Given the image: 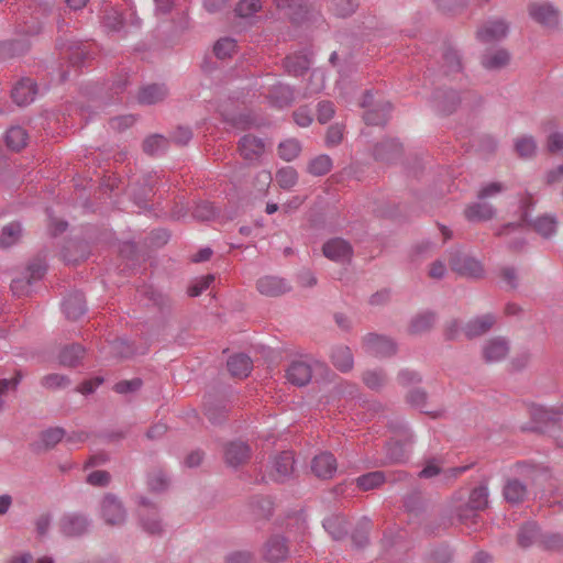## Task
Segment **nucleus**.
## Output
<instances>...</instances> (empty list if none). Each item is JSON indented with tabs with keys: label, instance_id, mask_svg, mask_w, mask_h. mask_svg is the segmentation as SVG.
<instances>
[{
	"label": "nucleus",
	"instance_id": "56",
	"mask_svg": "<svg viewBox=\"0 0 563 563\" xmlns=\"http://www.w3.org/2000/svg\"><path fill=\"white\" fill-rule=\"evenodd\" d=\"M23 375L20 371H16L14 376L10 379L2 378L0 379V410L4 407L3 396L8 394L9 390H15L21 383Z\"/></svg>",
	"mask_w": 563,
	"mask_h": 563
},
{
	"label": "nucleus",
	"instance_id": "58",
	"mask_svg": "<svg viewBox=\"0 0 563 563\" xmlns=\"http://www.w3.org/2000/svg\"><path fill=\"white\" fill-rule=\"evenodd\" d=\"M357 0H333L332 10L335 15L345 18L355 12Z\"/></svg>",
	"mask_w": 563,
	"mask_h": 563
},
{
	"label": "nucleus",
	"instance_id": "61",
	"mask_svg": "<svg viewBox=\"0 0 563 563\" xmlns=\"http://www.w3.org/2000/svg\"><path fill=\"white\" fill-rule=\"evenodd\" d=\"M192 216L198 220L209 221L216 216L214 207L208 201L199 202L196 205Z\"/></svg>",
	"mask_w": 563,
	"mask_h": 563
},
{
	"label": "nucleus",
	"instance_id": "47",
	"mask_svg": "<svg viewBox=\"0 0 563 563\" xmlns=\"http://www.w3.org/2000/svg\"><path fill=\"white\" fill-rule=\"evenodd\" d=\"M532 228L542 236L549 238L556 231V220L554 217H539L532 222Z\"/></svg>",
	"mask_w": 563,
	"mask_h": 563
},
{
	"label": "nucleus",
	"instance_id": "54",
	"mask_svg": "<svg viewBox=\"0 0 563 563\" xmlns=\"http://www.w3.org/2000/svg\"><path fill=\"white\" fill-rule=\"evenodd\" d=\"M251 507L255 516L267 518L273 514V503L267 497H256L251 501Z\"/></svg>",
	"mask_w": 563,
	"mask_h": 563
},
{
	"label": "nucleus",
	"instance_id": "40",
	"mask_svg": "<svg viewBox=\"0 0 563 563\" xmlns=\"http://www.w3.org/2000/svg\"><path fill=\"white\" fill-rule=\"evenodd\" d=\"M363 383L372 390H380L387 383V374L382 368L367 369L362 375Z\"/></svg>",
	"mask_w": 563,
	"mask_h": 563
},
{
	"label": "nucleus",
	"instance_id": "6",
	"mask_svg": "<svg viewBox=\"0 0 563 563\" xmlns=\"http://www.w3.org/2000/svg\"><path fill=\"white\" fill-rule=\"evenodd\" d=\"M100 515L109 526H121L126 520V510L114 494L108 493L100 501Z\"/></svg>",
	"mask_w": 563,
	"mask_h": 563
},
{
	"label": "nucleus",
	"instance_id": "35",
	"mask_svg": "<svg viewBox=\"0 0 563 563\" xmlns=\"http://www.w3.org/2000/svg\"><path fill=\"white\" fill-rule=\"evenodd\" d=\"M22 236V225L20 222H10L4 225L0 232V247L9 249L16 244Z\"/></svg>",
	"mask_w": 563,
	"mask_h": 563
},
{
	"label": "nucleus",
	"instance_id": "2",
	"mask_svg": "<svg viewBox=\"0 0 563 563\" xmlns=\"http://www.w3.org/2000/svg\"><path fill=\"white\" fill-rule=\"evenodd\" d=\"M489 492L486 484L474 487L466 501H463L461 492L454 494L451 499L452 512L459 522L467 527L475 525L479 518L478 512L488 507Z\"/></svg>",
	"mask_w": 563,
	"mask_h": 563
},
{
	"label": "nucleus",
	"instance_id": "19",
	"mask_svg": "<svg viewBox=\"0 0 563 563\" xmlns=\"http://www.w3.org/2000/svg\"><path fill=\"white\" fill-rule=\"evenodd\" d=\"M336 460L332 453L323 452L316 455L311 462L313 474L323 479L331 478L336 472Z\"/></svg>",
	"mask_w": 563,
	"mask_h": 563
},
{
	"label": "nucleus",
	"instance_id": "9",
	"mask_svg": "<svg viewBox=\"0 0 563 563\" xmlns=\"http://www.w3.org/2000/svg\"><path fill=\"white\" fill-rule=\"evenodd\" d=\"M509 31V25L504 19H490L483 23L476 31V38L484 43H494L504 40Z\"/></svg>",
	"mask_w": 563,
	"mask_h": 563
},
{
	"label": "nucleus",
	"instance_id": "31",
	"mask_svg": "<svg viewBox=\"0 0 563 563\" xmlns=\"http://www.w3.org/2000/svg\"><path fill=\"white\" fill-rule=\"evenodd\" d=\"M228 369L234 377H247L252 371V360L246 354H235L228 360Z\"/></svg>",
	"mask_w": 563,
	"mask_h": 563
},
{
	"label": "nucleus",
	"instance_id": "32",
	"mask_svg": "<svg viewBox=\"0 0 563 563\" xmlns=\"http://www.w3.org/2000/svg\"><path fill=\"white\" fill-rule=\"evenodd\" d=\"M311 60L307 54L289 55L284 60L286 71L292 76H300L309 69Z\"/></svg>",
	"mask_w": 563,
	"mask_h": 563
},
{
	"label": "nucleus",
	"instance_id": "10",
	"mask_svg": "<svg viewBox=\"0 0 563 563\" xmlns=\"http://www.w3.org/2000/svg\"><path fill=\"white\" fill-rule=\"evenodd\" d=\"M139 517L143 530L147 533L158 536L163 532L156 506L144 497L140 499Z\"/></svg>",
	"mask_w": 563,
	"mask_h": 563
},
{
	"label": "nucleus",
	"instance_id": "34",
	"mask_svg": "<svg viewBox=\"0 0 563 563\" xmlns=\"http://www.w3.org/2000/svg\"><path fill=\"white\" fill-rule=\"evenodd\" d=\"M323 527L334 540H341L347 533L346 520L341 515H331L325 518Z\"/></svg>",
	"mask_w": 563,
	"mask_h": 563
},
{
	"label": "nucleus",
	"instance_id": "48",
	"mask_svg": "<svg viewBox=\"0 0 563 563\" xmlns=\"http://www.w3.org/2000/svg\"><path fill=\"white\" fill-rule=\"evenodd\" d=\"M167 145H168L167 139H165L163 135L156 134V135L148 136L143 142V150L145 153H147L150 155H158L167 148Z\"/></svg>",
	"mask_w": 563,
	"mask_h": 563
},
{
	"label": "nucleus",
	"instance_id": "57",
	"mask_svg": "<svg viewBox=\"0 0 563 563\" xmlns=\"http://www.w3.org/2000/svg\"><path fill=\"white\" fill-rule=\"evenodd\" d=\"M236 44L235 41L229 37H224L219 40L214 46L213 52L216 56L220 59H225L232 55V53L235 51Z\"/></svg>",
	"mask_w": 563,
	"mask_h": 563
},
{
	"label": "nucleus",
	"instance_id": "38",
	"mask_svg": "<svg viewBox=\"0 0 563 563\" xmlns=\"http://www.w3.org/2000/svg\"><path fill=\"white\" fill-rule=\"evenodd\" d=\"M30 47L27 40L14 38L0 44V59L23 54Z\"/></svg>",
	"mask_w": 563,
	"mask_h": 563
},
{
	"label": "nucleus",
	"instance_id": "8",
	"mask_svg": "<svg viewBox=\"0 0 563 563\" xmlns=\"http://www.w3.org/2000/svg\"><path fill=\"white\" fill-rule=\"evenodd\" d=\"M451 268L461 276L481 278L484 275L482 263L473 256L455 252L450 255Z\"/></svg>",
	"mask_w": 563,
	"mask_h": 563
},
{
	"label": "nucleus",
	"instance_id": "12",
	"mask_svg": "<svg viewBox=\"0 0 563 563\" xmlns=\"http://www.w3.org/2000/svg\"><path fill=\"white\" fill-rule=\"evenodd\" d=\"M289 547L282 536L271 537L263 547V558L267 563H282L288 558Z\"/></svg>",
	"mask_w": 563,
	"mask_h": 563
},
{
	"label": "nucleus",
	"instance_id": "17",
	"mask_svg": "<svg viewBox=\"0 0 563 563\" xmlns=\"http://www.w3.org/2000/svg\"><path fill=\"white\" fill-rule=\"evenodd\" d=\"M257 290L268 297H276L290 290L289 284L277 276H264L256 283Z\"/></svg>",
	"mask_w": 563,
	"mask_h": 563
},
{
	"label": "nucleus",
	"instance_id": "30",
	"mask_svg": "<svg viewBox=\"0 0 563 563\" xmlns=\"http://www.w3.org/2000/svg\"><path fill=\"white\" fill-rule=\"evenodd\" d=\"M563 416V405L552 408L537 407L532 410V419L536 423L556 424Z\"/></svg>",
	"mask_w": 563,
	"mask_h": 563
},
{
	"label": "nucleus",
	"instance_id": "63",
	"mask_svg": "<svg viewBox=\"0 0 563 563\" xmlns=\"http://www.w3.org/2000/svg\"><path fill=\"white\" fill-rule=\"evenodd\" d=\"M505 189H506V186L503 183H499V181L489 183V184L484 185L479 189V191L477 194V198L479 200H485L487 198L497 196L498 194L503 192Z\"/></svg>",
	"mask_w": 563,
	"mask_h": 563
},
{
	"label": "nucleus",
	"instance_id": "21",
	"mask_svg": "<svg viewBox=\"0 0 563 563\" xmlns=\"http://www.w3.org/2000/svg\"><path fill=\"white\" fill-rule=\"evenodd\" d=\"M286 377L292 385L305 386L312 378V367L306 362L295 361L289 365Z\"/></svg>",
	"mask_w": 563,
	"mask_h": 563
},
{
	"label": "nucleus",
	"instance_id": "28",
	"mask_svg": "<svg viewBox=\"0 0 563 563\" xmlns=\"http://www.w3.org/2000/svg\"><path fill=\"white\" fill-rule=\"evenodd\" d=\"M62 54L69 60L70 65L74 67H80L85 64L86 59L89 57V52L86 45L71 42L67 46H62Z\"/></svg>",
	"mask_w": 563,
	"mask_h": 563
},
{
	"label": "nucleus",
	"instance_id": "45",
	"mask_svg": "<svg viewBox=\"0 0 563 563\" xmlns=\"http://www.w3.org/2000/svg\"><path fill=\"white\" fill-rule=\"evenodd\" d=\"M332 168V159L328 155H319L310 161L308 173L313 176H323Z\"/></svg>",
	"mask_w": 563,
	"mask_h": 563
},
{
	"label": "nucleus",
	"instance_id": "23",
	"mask_svg": "<svg viewBox=\"0 0 563 563\" xmlns=\"http://www.w3.org/2000/svg\"><path fill=\"white\" fill-rule=\"evenodd\" d=\"M64 312L70 320H77L85 314L87 307L82 292L74 291L68 295L63 303Z\"/></svg>",
	"mask_w": 563,
	"mask_h": 563
},
{
	"label": "nucleus",
	"instance_id": "55",
	"mask_svg": "<svg viewBox=\"0 0 563 563\" xmlns=\"http://www.w3.org/2000/svg\"><path fill=\"white\" fill-rule=\"evenodd\" d=\"M540 547L550 551H563V534L560 533H542Z\"/></svg>",
	"mask_w": 563,
	"mask_h": 563
},
{
	"label": "nucleus",
	"instance_id": "25",
	"mask_svg": "<svg viewBox=\"0 0 563 563\" xmlns=\"http://www.w3.org/2000/svg\"><path fill=\"white\" fill-rule=\"evenodd\" d=\"M464 214L468 221H488L495 217L496 210L490 203L479 200L467 206Z\"/></svg>",
	"mask_w": 563,
	"mask_h": 563
},
{
	"label": "nucleus",
	"instance_id": "4",
	"mask_svg": "<svg viewBox=\"0 0 563 563\" xmlns=\"http://www.w3.org/2000/svg\"><path fill=\"white\" fill-rule=\"evenodd\" d=\"M363 351L377 358L391 357L397 353L396 342L384 334L367 333L362 338Z\"/></svg>",
	"mask_w": 563,
	"mask_h": 563
},
{
	"label": "nucleus",
	"instance_id": "1",
	"mask_svg": "<svg viewBox=\"0 0 563 563\" xmlns=\"http://www.w3.org/2000/svg\"><path fill=\"white\" fill-rule=\"evenodd\" d=\"M515 476L506 481L503 494L505 499L512 504H521L528 496V486L534 485L539 477L544 475L540 466L519 462L514 466Z\"/></svg>",
	"mask_w": 563,
	"mask_h": 563
},
{
	"label": "nucleus",
	"instance_id": "44",
	"mask_svg": "<svg viewBox=\"0 0 563 563\" xmlns=\"http://www.w3.org/2000/svg\"><path fill=\"white\" fill-rule=\"evenodd\" d=\"M65 435L63 428H49L41 433L38 446L44 450L53 449Z\"/></svg>",
	"mask_w": 563,
	"mask_h": 563
},
{
	"label": "nucleus",
	"instance_id": "7",
	"mask_svg": "<svg viewBox=\"0 0 563 563\" xmlns=\"http://www.w3.org/2000/svg\"><path fill=\"white\" fill-rule=\"evenodd\" d=\"M530 18L548 29H556L560 23V11L551 2H532L528 7Z\"/></svg>",
	"mask_w": 563,
	"mask_h": 563
},
{
	"label": "nucleus",
	"instance_id": "52",
	"mask_svg": "<svg viewBox=\"0 0 563 563\" xmlns=\"http://www.w3.org/2000/svg\"><path fill=\"white\" fill-rule=\"evenodd\" d=\"M103 25L109 31L119 32L124 25V18L120 11L111 8L103 16Z\"/></svg>",
	"mask_w": 563,
	"mask_h": 563
},
{
	"label": "nucleus",
	"instance_id": "14",
	"mask_svg": "<svg viewBox=\"0 0 563 563\" xmlns=\"http://www.w3.org/2000/svg\"><path fill=\"white\" fill-rule=\"evenodd\" d=\"M295 459L290 451H284L277 455L272 465L271 476L275 482L284 483L294 473Z\"/></svg>",
	"mask_w": 563,
	"mask_h": 563
},
{
	"label": "nucleus",
	"instance_id": "41",
	"mask_svg": "<svg viewBox=\"0 0 563 563\" xmlns=\"http://www.w3.org/2000/svg\"><path fill=\"white\" fill-rule=\"evenodd\" d=\"M386 481L384 472L375 471L361 475L356 478V484L362 490H371L380 486Z\"/></svg>",
	"mask_w": 563,
	"mask_h": 563
},
{
	"label": "nucleus",
	"instance_id": "64",
	"mask_svg": "<svg viewBox=\"0 0 563 563\" xmlns=\"http://www.w3.org/2000/svg\"><path fill=\"white\" fill-rule=\"evenodd\" d=\"M46 264L42 260H35L30 263V265L26 268V276L32 280H38L41 279L45 272H46Z\"/></svg>",
	"mask_w": 563,
	"mask_h": 563
},
{
	"label": "nucleus",
	"instance_id": "43",
	"mask_svg": "<svg viewBox=\"0 0 563 563\" xmlns=\"http://www.w3.org/2000/svg\"><path fill=\"white\" fill-rule=\"evenodd\" d=\"M434 98L438 102L439 109L444 113H451L460 102V97L454 90H450L449 92L438 91L435 92Z\"/></svg>",
	"mask_w": 563,
	"mask_h": 563
},
{
	"label": "nucleus",
	"instance_id": "39",
	"mask_svg": "<svg viewBox=\"0 0 563 563\" xmlns=\"http://www.w3.org/2000/svg\"><path fill=\"white\" fill-rule=\"evenodd\" d=\"M435 323V314L432 312H423L412 318L409 331L412 334H421L429 331Z\"/></svg>",
	"mask_w": 563,
	"mask_h": 563
},
{
	"label": "nucleus",
	"instance_id": "16",
	"mask_svg": "<svg viewBox=\"0 0 563 563\" xmlns=\"http://www.w3.org/2000/svg\"><path fill=\"white\" fill-rule=\"evenodd\" d=\"M239 151L245 161L255 162L263 155L265 144L262 139L246 134L239 142Z\"/></svg>",
	"mask_w": 563,
	"mask_h": 563
},
{
	"label": "nucleus",
	"instance_id": "49",
	"mask_svg": "<svg viewBox=\"0 0 563 563\" xmlns=\"http://www.w3.org/2000/svg\"><path fill=\"white\" fill-rule=\"evenodd\" d=\"M372 522L368 518H363L356 526L352 533L353 543L362 548L368 543V532L371 530Z\"/></svg>",
	"mask_w": 563,
	"mask_h": 563
},
{
	"label": "nucleus",
	"instance_id": "11",
	"mask_svg": "<svg viewBox=\"0 0 563 563\" xmlns=\"http://www.w3.org/2000/svg\"><path fill=\"white\" fill-rule=\"evenodd\" d=\"M509 352L510 343L503 336L487 340L482 347L483 358L486 363L501 362L508 356Z\"/></svg>",
	"mask_w": 563,
	"mask_h": 563
},
{
	"label": "nucleus",
	"instance_id": "62",
	"mask_svg": "<svg viewBox=\"0 0 563 563\" xmlns=\"http://www.w3.org/2000/svg\"><path fill=\"white\" fill-rule=\"evenodd\" d=\"M86 482L95 487H107L111 482V475L107 471H93L87 475Z\"/></svg>",
	"mask_w": 563,
	"mask_h": 563
},
{
	"label": "nucleus",
	"instance_id": "37",
	"mask_svg": "<svg viewBox=\"0 0 563 563\" xmlns=\"http://www.w3.org/2000/svg\"><path fill=\"white\" fill-rule=\"evenodd\" d=\"M271 101L278 108L289 106L294 100V91L288 85H274L268 95Z\"/></svg>",
	"mask_w": 563,
	"mask_h": 563
},
{
	"label": "nucleus",
	"instance_id": "24",
	"mask_svg": "<svg viewBox=\"0 0 563 563\" xmlns=\"http://www.w3.org/2000/svg\"><path fill=\"white\" fill-rule=\"evenodd\" d=\"M510 62V53L506 48H497L483 54L481 64L487 70H498Z\"/></svg>",
	"mask_w": 563,
	"mask_h": 563
},
{
	"label": "nucleus",
	"instance_id": "18",
	"mask_svg": "<svg viewBox=\"0 0 563 563\" xmlns=\"http://www.w3.org/2000/svg\"><path fill=\"white\" fill-rule=\"evenodd\" d=\"M251 456V449L242 441L230 442L224 450L225 463L231 467H238L245 463Z\"/></svg>",
	"mask_w": 563,
	"mask_h": 563
},
{
	"label": "nucleus",
	"instance_id": "20",
	"mask_svg": "<svg viewBox=\"0 0 563 563\" xmlns=\"http://www.w3.org/2000/svg\"><path fill=\"white\" fill-rule=\"evenodd\" d=\"M36 95V84L30 78H23L11 90V97L18 106L31 103Z\"/></svg>",
	"mask_w": 563,
	"mask_h": 563
},
{
	"label": "nucleus",
	"instance_id": "5",
	"mask_svg": "<svg viewBox=\"0 0 563 563\" xmlns=\"http://www.w3.org/2000/svg\"><path fill=\"white\" fill-rule=\"evenodd\" d=\"M90 526L89 517L80 512H66L58 520V529L67 538L84 536L89 531Z\"/></svg>",
	"mask_w": 563,
	"mask_h": 563
},
{
	"label": "nucleus",
	"instance_id": "36",
	"mask_svg": "<svg viewBox=\"0 0 563 563\" xmlns=\"http://www.w3.org/2000/svg\"><path fill=\"white\" fill-rule=\"evenodd\" d=\"M85 355V347L78 343L65 346L59 353V362L64 366L75 367Z\"/></svg>",
	"mask_w": 563,
	"mask_h": 563
},
{
	"label": "nucleus",
	"instance_id": "3",
	"mask_svg": "<svg viewBox=\"0 0 563 563\" xmlns=\"http://www.w3.org/2000/svg\"><path fill=\"white\" fill-rule=\"evenodd\" d=\"M401 437V439H393L386 443L385 460L380 463L382 465L400 464L408 461L415 437L408 428L402 430Z\"/></svg>",
	"mask_w": 563,
	"mask_h": 563
},
{
	"label": "nucleus",
	"instance_id": "50",
	"mask_svg": "<svg viewBox=\"0 0 563 563\" xmlns=\"http://www.w3.org/2000/svg\"><path fill=\"white\" fill-rule=\"evenodd\" d=\"M300 151V143L295 139L286 140L278 146L279 157L286 162L295 159L299 155Z\"/></svg>",
	"mask_w": 563,
	"mask_h": 563
},
{
	"label": "nucleus",
	"instance_id": "59",
	"mask_svg": "<svg viewBox=\"0 0 563 563\" xmlns=\"http://www.w3.org/2000/svg\"><path fill=\"white\" fill-rule=\"evenodd\" d=\"M42 386L48 389H58V388H65L70 384V380L67 376L53 373L45 375L42 380Z\"/></svg>",
	"mask_w": 563,
	"mask_h": 563
},
{
	"label": "nucleus",
	"instance_id": "15",
	"mask_svg": "<svg viewBox=\"0 0 563 563\" xmlns=\"http://www.w3.org/2000/svg\"><path fill=\"white\" fill-rule=\"evenodd\" d=\"M496 323V317L493 313L471 319L463 328V332L467 339H474L486 334Z\"/></svg>",
	"mask_w": 563,
	"mask_h": 563
},
{
	"label": "nucleus",
	"instance_id": "46",
	"mask_svg": "<svg viewBox=\"0 0 563 563\" xmlns=\"http://www.w3.org/2000/svg\"><path fill=\"white\" fill-rule=\"evenodd\" d=\"M515 148L520 157L530 158L536 154L537 143L532 136L525 135L516 140Z\"/></svg>",
	"mask_w": 563,
	"mask_h": 563
},
{
	"label": "nucleus",
	"instance_id": "13",
	"mask_svg": "<svg viewBox=\"0 0 563 563\" xmlns=\"http://www.w3.org/2000/svg\"><path fill=\"white\" fill-rule=\"evenodd\" d=\"M322 253L330 261L345 263L352 258L353 249L347 241L334 238L323 244Z\"/></svg>",
	"mask_w": 563,
	"mask_h": 563
},
{
	"label": "nucleus",
	"instance_id": "27",
	"mask_svg": "<svg viewBox=\"0 0 563 563\" xmlns=\"http://www.w3.org/2000/svg\"><path fill=\"white\" fill-rule=\"evenodd\" d=\"M331 361L333 366L342 373L350 372L354 366L352 351L346 345H339L332 349Z\"/></svg>",
	"mask_w": 563,
	"mask_h": 563
},
{
	"label": "nucleus",
	"instance_id": "29",
	"mask_svg": "<svg viewBox=\"0 0 563 563\" xmlns=\"http://www.w3.org/2000/svg\"><path fill=\"white\" fill-rule=\"evenodd\" d=\"M542 537V533L540 532L539 527L536 522H527L518 531L517 541L518 544L527 549L533 544L540 545V539Z\"/></svg>",
	"mask_w": 563,
	"mask_h": 563
},
{
	"label": "nucleus",
	"instance_id": "26",
	"mask_svg": "<svg viewBox=\"0 0 563 563\" xmlns=\"http://www.w3.org/2000/svg\"><path fill=\"white\" fill-rule=\"evenodd\" d=\"M168 95V89L165 85L151 84L141 88L137 95V100L142 104H154L163 101Z\"/></svg>",
	"mask_w": 563,
	"mask_h": 563
},
{
	"label": "nucleus",
	"instance_id": "33",
	"mask_svg": "<svg viewBox=\"0 0 563 563\" xmlns=\"http://www.w3.org/2000/svg\"><path fill=\"white\" fill-rule=\"evenodd\" d=\"M390 111L391 104L389 102H382L368 109L364 113V120L368 125H383L387 122Z\"/></svg>",
	"mask_w": 563,
	"mask_h": 563
},
{
	"label": "nucleus",
	"instance_id": "42",
	"mask_svg": "<svg viewBox=\"0 0 563 563\" xmlns=\"http://www.w3.org/2000/svg\"><path fill=\"white\" fill-rule=\"evenodd\" d=\"M27 134L21 126H12L7 131L5 142L8 147L13 151H20L26 145Z\"/></svg>",
	"mask_w": 563,
	"mask_h": 563
},
{
	"label": "nucleus",
	"instance_id": "51",
	"mask_svg": "<svg viewBox=\"0 0 563 563\" xmlns=\"http://www.w3.org/2000/svg\"><path fill=\"white\" fill-rule=\"evenodd\" d=\"M443 67L445 68L446 73H456L460 71L462 68L461 57L452 47L445 48L443 52Z\"/></svg>",
	"mask_w": 563,
	"mask_h": 563
},
{
	"label": "nucleus",
	"instance_id": "60",
	"mask_svg": "<svg viewBox=\"0 0 563 563\" xmlns=\"http://www.w3.org/2000/svg\"><path fill=\"white\" fill-rule=\"evenodd\" d=\"M261 7V0H241L235 8V12L241 18H247L257 12Z\"/></svg>",
	"mask_w": 563,
	"mask_h": 563
},
{
	"label": "nucleus",
	"instance_id": "53",
	"mask_svg": "<svg viewBox=\"0 0 563 563\" xmlns=\"http://www.w3.org/2000/svg\"><path fill=\"white\" fill-rule=\"evenodd\" d=\"M276 180L283 189H290L297 184L298 174L292 167H285L276 173Z\"/></svg>",
	"mask_w": 563,
	"mask_h": 563
},
{
	"label": "nucleus",
	"instance_id": "22",
	"mask_svg": "<svg viewBox=\"0 0 563 563\" xmlns=\"http://www.w3.org/2000/svg\"><path fill=\"white\" fill-rule=\"evenodd\" d=\"M401 154V144L396 140H385L378 143L374 148L376 161L391 163Z\"/></svg>",
	"mask_w": 563,
	"mask_h": 563
}]
</instances>
